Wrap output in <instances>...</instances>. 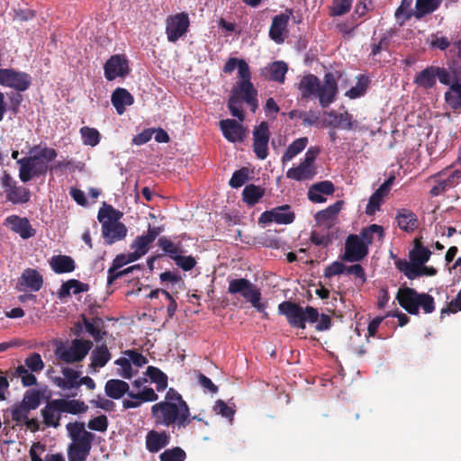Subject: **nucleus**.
Wrapping results in <instances>:
<instances>
[{
  "mask_svg": "<svg viewBox=\"0 0 461 461\" xmlns=\"http://www.w3.org/2000/svg\"><path fill=\"white\" fill-rule=\"evenodd\" d=\"M61 373L64 377H56L54 379V383L58 387L63 390L78 388L80 372L76 371L71 367H63Z\"/></svg>",
  "mask_w": 461,
  "mask_h": 461,
  "instance_id": "nucleus-28",
  "label": "nucleus"
},
{
  "mask_svg": "<svg viewBox=\"0 0 461 461\" xmlns=\"http://www.w3.org/2000/svg\"><path fill=\"white\" fill-rule=\"evenodd\" d=\"M158 245L173 260L174 257L178 256L182 252L180 242L176 244L166 236L158 239Z\"/></svg>",
  "mask_w": 461,
  "mask_h": 461,
  "instance_id": "nucleus-48",
  "label": "nucleus"
},
{
  "mask_svg": "<svg viewBox=\"0 0 461 461\" xmlns=\"http://www.w3.org/2000/svg\"><path fill=\"white\" fill-rule=\"evenodd\" d=\"M108 419L104 414L91 419L87 423V427L89 429L100 432L106 431L108 429Z\"/></svg>",
  "mask_w": 461,
  "mask_h": 461,
  "instance_id": "nucleus-61",
  "label": "nucleus"
},
{
  "mask_svg": "<svg viewBox=\"0 0 461 461\" xmlns=\"http://www.w3.org/2000/svg\"><path fill=\"white\" fill-rule=\"evenodd\" d=\"M127 232V227L122 222L105 221L102 223V236L107 245L122 240L126 237Z\"/></svg>",
  "mask_w": 461,
  "mask_h": 461,
  "instance_id": "nucleus-18",
  "label": "nucleus"
},
{
  "mask_svg": "<svg viewBox=\"0 0 461 461\" xmlns=\"http://www.w3.org/2000/svg\"><path fill=\"white\" fill-rule=\"evenodd\" d=\"M213 409L217 414L229 419L230 421L233 420L235 410L229 406L223 400H217Z\"/></svg>",
  "mask_w": 461,
  "mask_h": 461,
  "instance_id": "nucleus-64",
  "label": "nucleus"
},
{
  "mask_svg": "<svg viewBox=\"0 0 461 461\" xmlns=\"http://www.w3.org/2000/svg\"><path fill=\"white\" fill-rule=\"evenodd\" d=\"M440 0H417L415 17L421 18L427 14H430L438 9Z\"/></svg>",
  "mask_w": 461,
  "mask_h": 461,
  "instance_id": "nucleus-47",
  "label": "nucleus"
},
{
  "mask_svg": "<svg viewBox=\"0 0 461 461\" xmlns=\"http://www.w3.org/2000/svg\"><path fill=\"white\" fill-rule=\"evenodd\" d=\"M308 144L307 137H301L294 140L286 149L282 157V163L285 164L292 160L296 155L302 152Z\"/></svg>",
  "mask_w": 461,
  "mask_h": 461,
  "instance_id": "nucleus-43",
  "label": "nucleus"
},
{
  "mask_svg": "<svg viewBox=\"0 0 461 461\" xmlns=\"http://www.w3.org/2000/svg\"><path fill=\"white\" fill-rule=\"evenodd\" d=\"M420 307L425 313H431L435 311L434 298L426 293L420 294V299L418 300V309Z\"/></svg>",
  "mask_w": 461,
  "mask_h": 461,
  "instance_id": "nucleus-63",
  "label": "nucleus"
},
{
  "mask_svg": "<svg viewBox=\"0 0 461 461\" xmlns=\"http://www.w3.org/2000/svg\"><path fill=\"white\" fill-rule=\"evenodd\" d=\"M287 65L284 61H275L269 66V79L278 83H284L287 72Z\"/></svg>",
  "mask_w": 461,
  "mask_h": 461,
  "instance_id": "nucleus-46",
  "label": "nucleus"
},
{
  "mask_svg": "<svg viewBox=\"0 0 461 461\" xmlns=\"http://www.w3.org/2000/svg\"><path fill=\"white\" fill-rule=\"evenodd\" d=\"M298 88L303 99L318 98L322 108H327L332 104L338 94V83L331 72L324 75L322 83L315 75L308 74L302 77Z\"/></svg>",
  "mask_w": 461,
  "mask_h": 461,
  "instance_id": "nucleus-2",
  "label": "nucleus"
},
{
  "mask_svg": "<svg viewBox=\"0 0 461 461\" xmlns=\"http://www.w3.org/2000/svg\"><path fill=\"white\" fill-rule=\"evenodd\" d=\"M290 15L281 14L274 16L269 29V37L276 43L281 44L285 41V33L289 23Z\"/></svg>",
  "mask_w": 461,
  "mask_h": 461,
  "instance_id": "nucleus-23",
  "label": "nucleus"
},
{
  "mask_svg": "<svg viewBox=\"0 0 461 461\" xmlns=\"http://www.w3.org/2000/svg\"><path fill=\"white\" fill-rule=\"evenodd\" d=\"M431 251L424 247L419 239H415L413 249L409 253L410 260L418 265H424L429 261Z\"/></svg>",
  "mask_w": 461,
  "mask_h": 461,
  "instance_id": "nucleus-37",
  "label": "nucleus"
},
{
  "mask_svg": "<svg viewBox=\"0 0 461 461\" xmlns=\"http://www.w3.org/2000/svg\"><path fill=\"white\" fill-rule=\"evenodd\" d=\"M161 231V227H150L149 225L146 235L138 236L131 245V249H134V251L131 252V260H138L144 256L149 250V246L156 240Z\"/></svg>",
  "mask_w": 461,
  "mask_h": 461,
  "instance_id": "nucleus-14",
  "label": "nucleus"
},
{
  "mask_svg": "<svg viewBox=\"0 0 461 461\" xmlns=\"http://www.w3.org/2000/svg\"><path fill=\"white\" fill-rule=\"evenodd\" d=\"M79 131L85 145L95 147L100 142L101 135L95 128L84 126Z\"/></svg>",
  "mask_w": 461,
  "mask_h": 461,
  "instance_id": "nucleus-50",
  "label": "nucleus"
},
{
  "mask_svg": "<svg viewBox=\"0 0 461 461\" xmlns=\"http://www.w3.org/2000/svg\"><path fill=\"white\" fill-rule=\"evenodd\" d=\"M106 395L112 399H121L124 394L131 393L128 383L120 379H110L104 386Z\"/></svg>",
  "mask_w": 461,
  "mask_h": 461,
  "instance_id": "nucleus-31",
  "label": "nucleus"
},
{
  "mask_svg": "<svg viewBox=\"0 0 461 461\" xmlns=\"http://www.w3.org/2000/svg\"><path fill=\"white\" fill-rule=\"evenodd\" d=\"M461 179V170H454L446 179L438 180L437 184L430 189L432 196H438L446 190L456 186Z\"/></svg>",
  "mask_w": 461,
  "mask_h": 461,
  "instance_id": "nucleus-32",
  "label": "nucleus"
},
{
  "mask_svg": "<svg viewBox=\"0 0 461 461\" xmlns=\"http://www.w3.org/2000/svg\"><path fill=\"white\" fill-rule=\"evenodd\" d=\"M129 61L124 54L111 56L104 65V77L113 81L117 77H125L130 74Z\"/></svg>",
  "mask_w": 461,
  "mask_h": 461,
  "instance_id": "nucleus-11",
  "label": "nucleus"
},
{
  "mask_svg": "<svg viewBox=\"0 0 461 461\" xmlns=\"http://www.w3.org/2000/svg\"><path fill=\"white\" fill-rule=\"evenodd\" d=\"M170 442V436L166 431L149 430L146 435V448L150 453H158Z\"/></svg>",
  "mask_w": 461,
  "mask_h": 461,
  "instance_id": "nucleus-24",
  "label": "nucleus"
},
{
  "mask_svg": "<svg viewBox=\"0 0 461 461\" xmlns=\"http://www.w3.org/2000/svg\"><path fill=\"white\" fill-rule=\"evenodd\" d=\"M57 403V399L50 400L41 411L43 418V423L46 427L58 428L60 425L59 421L62 412L60 411V409L58 408Z\"/></svg>",
  "mask_w": 461,
  "mask_h": 461,
  "instance_id": "nucleus-26",
  "label": "nucleus"
},
{
  "mask_svg": "<svg viewBox=\"0 0 461 461\" xmlns=\"http://www.w3.org/2000/svg\"><path fill=\"white\" fill-rule=\"evenodd\" d=\"M128 396L133 400H140V403L143 402H155L158 399V395L150 387H146L140 393H128Z\"/></svg>",
  "mask_w": 461,
  "mask_h": 461,
  "instance_id": "nucleus-56",
  "label": "nucleus"
},
{
  "mask_svg": "<svg viewBox=\"0 0 461 461\" xmlns=\"http://www.w3.org/2000/svg\"><path fill=\"white\" fill-rule=\"evenodd\" d=\"M111 102L119 115L124 113L126 107L134 103L133 95L125 88L117 87L111 95Z\"/></svg>",
  "mask_w": 461,
  "mask_h": 461,
  "instance_id": "nucleus-25",
  "label": "nucleus"
},
{
  "mask_svg": "<svg viewBox=\"0 0 461 461\" xmlns=\"http://www.w3.org/2000/svg\"><path fill=\"white\" fill-rule=\"evenodd\" d=\"M41 449V452L45 451V446L40 442L33 443L30 449V456L32 461H65L61 454H47L44 460L36 452V449Z\"/></svg>",
  "mask_w": 461,
  "mask_h": 461,
  "instance_id": "nucleus-49",
  "label": "nucleus"
},
{
  "mask_svg": "<svg viewBox=\"0 0 461 461\" xmlns=\"http://www.w3.org/2000/svg\"><path fill=\"white\" fill-rule=\"evenodd\" d=\"M82 321L86 330L96 342L101 341L106 335L107 332L104 330V321L101 317L96 316L92 319H88L85 315H82Z\"/></svg>",
  "mask_w": 461,
  "mask_h": 461,
  "instance_id": "nucleus-29",
  "label": "nucleus"
},
{
  "mask_svg": "<svg viewBox=\"0 0 461 461\" xmlns=\"http://www.w3.org/2000/svg\"><path fill=\"white\" fill-rule=\"evenodd\" d=\"M447 70L452 74V84L461 82V41H455L449 50Z\"/></svg>",
  "mask_w": 461,
  "mask_h": 461,
  "instance_id": "nucleus-21",
  "label": "nucleus"
},
{
  "mask_svg": "<svg viewBox=\"0 0 461 461\" xmlns=\"http://www.w3.org/2000/svg\"><path fill=\"white\" fill-rule=\"evenodd\" d=\"M343 201L339 200L330 205L324 210L318 212L315 215V220L318 224H327L336 218L343 206Z\"/></svg>",
  "mask_w": 461,
  "mask_h": 461,
  "instance_id": "nucleus-38",
  "label": "nucleus"
},
{
  "mask_svg": "<svg viewBox=\"0 0 461 461\" xmlns=\"http://www.w3.org/2000/svg\"><path fill=\"white\" fill-rule=\"evenodd\" d=\"M368 254L367 245L356 234L348 236L345 242V252L341 259L347 262H357Z\"/></svg>",
  "mask_w": 461,
  "mask_h": 461,
  "instance_id": "nucleus-12",
  "label": "nucleus"
},
{
  "mask_svg": "<svg viewBox=\"0 0 461 461\" xmlns=\"http://www.w3.org/2000/svg\"><path fill=\"white\" fill-rule=\"evenodd\" d=\"M19 284L31 291L38 292L43 285V278L36 269L26 268L20 277Z\"/></svg>",
  "mask_w": 461,
  "mask_h": 461,
  "instance_id": "nucleus-30",
  "label": "nucleus"
},
{
  "mask_svg": "<svg viewBox=\"0 0 461 461\" xmlns=\"http://www.w3.org/2000/svg\"><path fill=\"white\" fill-rule=\"evenodd\" d=\"M352 5V0H333L330 14L339 16L348 13Z\"/></svg>",
  "mask_w": 461,
  "mask_h": 461,
  "instance_id": "nucleus-62",
  "label": "nucleus"
},
{
  "mask_svg": "<svg viewBox=\"0 0 461 461\" xmlns=\"http://www.w3.org/2000/svg\"><path fill=\"white\" fill-rule=\"evenodd\" d=\"M357 82L356 86H352L347 91L346 95L350 99H357L363 96L370 84V78L366 75H358L357 77Z\"/></svg>",
  "mask_w": 461,
  "mask_h": 461,
  "instance_id": "nucleus-45",
  "label": "nucleus"
},
{
  "mask_svg": "<svg viewBox=\"0 0 461 461\" xmlns=\"http://www.w3.org/2000/svg\"><path fill=\"white\" fill-rule=\"evenodd\" d=\"M93 347V342L88 339H75L69 347L60 343L54 350L56 358L66 364L81 362Z\"/></svg>",
  "mask_w": 461,
  "mask_h": 461,
  "instance_id": "nucleus-6",
  "label": "nucleus"
},
{
  "mask_svg": "<svg viewBox=\"0 0 461 461\" xmlns=\"http://www.w3.org/2000/svg\"><path fill=\"white\" fill-rule=\"evenodd\" d=\"M264 187L254 184L247 185L242 191V200L249 206H254L265 195Z\"/></svg>",
  "mask_w": 461,
  "mask_h": 461,
  "instance_id": "nucleus-36",
  "label": "nucleus"
},
{
  "mask_svg": "<svg viewBox=\"0 0 461 461\" xmlns=\"http://www.w3.org/2000/svg\"><path fill=\"white\" fill-rule=\"evenodd\" d=\"M384 197V195L375 190L368 200V203L366 207V213L367 215H374L375 212L379 211Z\"/></svg>",
  "mask_w": 461,
  "mask_h": 461,
  "instance_id": "nucleus-59",
  "label": "nucleus"
},
{
  "mask_svg": "<svg viewBox=\"0 0 461 461\" xmlns=\"http://www.w3.org/2000/svg\"><path fill=\"white\" fill-rule=\"evenodd\" d=\"M122 213L115 210L112 205H107L104 208H101L98 212L97 219L98 221L103 223L105 221H119V218L121 217Z\"/></svg>",
  "mask_w": 461,
  "mask_h": 461,
  "instance_id": "nucleus-57",
  "label": "nucleus"
},
{
  "mask_svg": "<svg viewBox=\"0 0 461 461\" xmlns=\"http://www.w3.org/2000/svg\"><path fill=\"white\" fill-rule=\"evenodd\" d=\"M111 359V354L105 344L97 346L91 354V366L93 368H101L104 366Z\"/></svg>",
  "mask_w": 461,
  "mask_h": 461,
  "instance_id": "nucleus-40",
  "label": "nucleus"
},
{
  "mask_svg": "<svg viewBox=\"0 0 461 461\" xmlns=\"http://www.w3.org/2000/svg\"><path fill=\"white\" fill-rule=\"evenodd\" d=\"M186 454L179 447H175L165 450L159 455L160 461H185Z\"/></svg>",
  "mask_w": 461,
  "mask_h": 461,
  "instance_id": "nucleus-54",
  "label": "nucleus"
},
{
  "mask_svg": "<svg viewBox=\"0 0 461 461\" xmlns=\"http://www.w3.org/2000/svg\"><path fill=\"white\" fill-rule=\"evenodd\" d=\"M240 99L250 106L252 112L258 108V91L251 81H240L237 86L233 87L228 100V109L231 115L243 122L245 113L240 106Z\"/></svg>",
  "mask_w": 461,
  "mask_h": 461,
  "instance_id": "nucleus-4",
  "label": "nucleus"
},
{
  "mask_svg": "<svg viewBox=\"0 0 461 461\" xmlns=\"http://www.w3.org/2000/svg\"><path fill=\"white\" fill-rule=\"evenodd\" d=\"M396 299L408 313L412 315L419 314L418 300L420 299V294L415 289L411 287L399 288Z\"/></svg>",
  "mask_w": 461,
  "mask_h": 461,
  "instance_id": "nucleus-19",
  "label": "nucleus"
},
{
  "mask_svg": "<svg viewBox=\"0 0 461 461\" xmlns=\"http://www.w3.org/2000/svg\"><path fill=\"white\" fill-rule=\"evenodd\" d=\"M249 178V170L248 167H241L236 170L229 182L232 188H239L242 186Z\"/></svg>",
  "mask_w": 461,
  "mask_h": 461,
  "instance_id": "nucleus-55",
  "label": "nucleus"
},
{
  "mask_svg": "<svg viewBox=\"0 0 461 461\" xmlns=\"http://www.w3.org/2000/svg\"><path fill=\"white\" fill-rule=\"evenodd\" d=\"M57 406L61 412L79 414L85 413L88 410V406L79 400L57 399Z\"/></svg>",
  "mask_w": 461,
  "mask_h": 461,
  "instance_id": "nucleus-35",
  "label": "nucleus"
},
{
  "mask_svg": "<svg viewBox=\"0 0 461 461\" xmlns=\"http://www.w3.org/2000/svg\"><path fill=\"white\" fill-rule=\"evenodd\" d=\"M445 102L454 111L461 109V82L451 84L444 95Z\"/></svg>",
  "mask_w": 461,
  "mask_h": 461,
  "instance_id": "nucleus-39",
  "label": "nucleus"
},
{
  "mask_svg": "<svg viewBox=\"0 0 461 461\" xmlns=\"http://www.w3.org/2000/svg\"><path fill=\"white\" fill-rule=\"evenodd\" d=\"M414 83L425 89L432 88L436 85L435 67L430 66L420 71L415 77Z\"/></svg>",
  "mask_w": 461,
  "mask_h": 461,
  "instance_id": "nucleus-42",
  "label": "nucleus"
},
{
  "mask_svg": "<svg viewBox=\"0 0 461 461\" xmlns=\"http://www.w3.org/2000/svg\"><path fill=\"white\" fill-rule=\"evenodd\" d=\"M377 234L379 240L384 235V229L381 225L371 224L370 226L362 229L360 235L361 240L366 244H371L374 240V235Z\"/></svg>",
  "mask_w": 461,
  "mask_h": 461,
  "instance_id": "nucleus-52",
  "label": "nucleus"
},
{
  "mask_svg": "<svg viewBox=\"0 0 461 461\" xmlns=\"http://www.w3.org/2000/svg\"><path fill=\"white\" fill-rule=\"evenodd\" d=\"M278 313L285 315L287 322L294 328H300L304 330L306 322L315 323L316 330L319 331L326 330L330 327L331 320L327 314L319 315L316 308L312 306L302 307L300 304L291 302L284 301L278 304Z\"/></svg>",
  "mask_w": 461,
  "mask_h": 461,
  "instance_id": "nucleus-1",
  "label": "nucleus"
},
{
  "mask_svg": "<svg viewBox=\"0 0 461 461\" xmlns=\"http://www.w3.org/2000/svg\"><path fill=\"white\" fill-rule=\"evenodd\" d=\"M335 186L331 181L324 180L312 185L308 190V199L315 203L326 202L324 195H332Z\"/></svg>",
  "mask_w": 461,
  "mask_h": 461,
  "instance_id": "nucleus-22",
  "label": "nucleus"
},
{
  "mask_svg": "<svg viewBox=\"0 0 461 461\" xmlns=\"http://www.w3.org/2000/svg\"><path fill=\"white\" fill-rule=\"evenodd\" d=\"M295 215L288 204L277 206L272 210L264 212L259 219V223L276 222L278 224H290L294 221Z\"/></svg>",
  "mask_w": 461,
  "mask_h": 461,
  "instance_id": "nucleus-15",
  "label": "nucleus"
},
{
  "mask_svg": "<svg viewBox=\"0 0 461 461\" xmlns=\"http://www.w3.org/2000/svg\"><path fill=\"white\" fill-rule=\"evenodd\" d=\"M0 184L6 201L12 204H25L31 201V190L19 185L7 170L3 172Z\"/></svg>",
  "mask_w": 461,
  "mask_h": 461,
  "instance_id": "nucleus-7",
  "label": "nucleus"
},
{
  "mask_svg": "<svg viewBox=\"0 0 461 461\" xmlns=\"http://www.w3.org/2000/svg\"><path fill=\"white\" fill-rule=\"evenodd\" d=\"M146 375L152 383L156 384L158 392H162L167 387V376L159 368L149 366L147 368Z\"/></svg>",
  "mask_w": 461,
  "mask_h": 461,
  "instance_id": "nucleus-44",
  "label": "nucleus"
},
{
  "mask_svg": "<svg viewBox=\"0 0 461 461\" xmlns=\"http://www.w3.org/2000/svg\"><path fill=\"white\" fill-rule=\"evenodd\" d=\"M12 420L15 422L16 426H22L29 418L30 410L25 408L20 402L15 403L9 409Z\"/></svg>",
  "mask_w": 461,
  "mask_h": 461,
  "instance_id": "nucleus-51",
  "label": "nucleus"
},
{
  "mask_svg": "<svg viewBox=\"0 0 461 461\" xmlns=\"http://www.w3.org/2000/svg\"><path fill=\"white\" fill-rule=\"evenodd\" d=\"M190 26L189 16L182 12L169 15L166 20V34L169 42H176L182 38Z\"/></svg>",
  "mask_w": 461,
  "mask_h": 461,
  "instance_id": "nucleus-10",
  "label": "nucleus"
},
{
  "mask_svg": "<svg viewBox=\"0 0 461 461\" xmlns=\"http://www.w3.org/2000/svg\"><path fill=\"white\" fill-rule=\"evenodd\" d=\"M28 410H36L41 404V393L38 390L27 391L20 402Z\"/></svg>",
  "mask_w": 461,
  "mask_h": 461,
  "instance_id": "nucleus-53",
  "label": "nucleus"
},
{
  "mask_svg": "<svg viewBox=\"0 0 461 461\" xmlns=\"http://www.w3.org/2000/svg\"><path fill=\"white\" fill-rule=\"evenodd\" d=\"M396 268L404 274V276L410 279L413 280L419 276H421L420 272V265H418L415 262L407 261L405 259H399L395 262Z\"/></svg>",
  "mask_w": 461,
  "mask_h": 461,
  "instance_id": "nucleus-41",
  "label": "nucleus"
},
{
  "mask_svg": "<svg viewBox=\"0 0 461 461\" xmlns=\"http://www.w3.org/2000/svg\"><path fill=\"white\" fill-rule=\"evenodd\" d=\"M151 417L157 427L183 429L192 422V415L187 403L157 402L151 406Z\"/></svg>",
  "mask_w": 461,
  "mask_h": 461,
  "instance_id": "nucleus-3",
  "label": "nucleus"
},
{
  "mask_svg": "<svg viewBox=\"0 0 461 461\" xmlns=\"http://www.w3.org/2000/svg\"><path fill=\"white\" fill-rule=\"evenodd\" d=\"M66 428L72 441H74V439L77 440L78 438H81L85 433H90L86 430L85 423L83 422H69L67 424Z\"/></svg>",
  "mask_w": 461,
  "mask_h": 461,
  "instance_id": "nucleus-58",
  "label": "nucleus"
},
{
  "mask_svg": "<svg viewBox=\"0 0 461 461\" xmlns=\"http://www.w3.org/2000/svg\"><path fill=\"white\" fill-rule=\"evenodd\" d=\"M228 293L230 294H240L247 302L258 312L264 313L265 318H268L266 312L267 304L261 302L260 289L246 278L232 279L229 282Z\"/></svg>",
  "mask_w": 461,
  "mask_h": 461,
  "instance_id": "nucleus-5",
  "label": "nucleus"
},
{
  "mask_svg": "<svg viewBox=\"0 0 461 461\" xmlns=\"http://www.w3.org/2000/svg\"><path fill=\"white\" fill-rule=\"evenodd\" d=\"M428 42L431 49H438L440 50H446L450 47V41L447 37L439 36V32L432 33L428 39Z\"/></svg>",
  "mask_w": 461,
  "mask_h": 461,
  "instance_id": "nucleus-60",
  "label": "nucleus"
},
{
  "mask_svg": "<svg viewBox=\"0 0 461 461\" xmlns=\"http://www.w3.org/2000/svg\"><path fill=\"white\" fill-rule=\"evenodd\" d=\"M31 84L32 77L29 74L14 68H0V86L13 88L17 92H24Z\"/></svg>",
  "mask_w": 461,
  "mask_h": 461,
  "instance_id": "nucleus-9",
  "label": "nucleus"
},
{
  "mask_svg": "<svg viewBox=\"0 0 461 461\" xmlns=\"http://www.w3.org/2000/svg\"><path fill=\"white\" fill-rule=\"evenodd\" d=\"M57 156L58 153L55 149L44 147L41 149L39 154L24 157L21 158V162H25L35 177H39L44 176L50 170L48 163L55 159Z\"/></svg>",
  "mask_w": 461,
  "mask_h": 461,
  "instance_id": "nucleus-8",
  "label": "nucleus"
},
{
  "mask_svg": "<svg viewBox=\"0 0 461 461\" xmlns=\"http://www.w3.org/2000/svg\"><path fill=\"white\" fill-rule=\"evenodd\" d=\"M220 129L224 138L230 142H242L246 137V130L233 119L221 120L219 122Z\"/></svg>",
  "mask_w": 461,
  "mask_h": 461,
  "instance_id": "nucleus-20",
  "label": "nucleus"
},
{
  "mask_svg": "<svg viewBox=\"0 0 461 461\" xmlns=\"http://www.w3.org/2000/svg\"><path fill=\"white\" fill-rule=\"evenodd\" d=\"M269 129L266 122H262L253 131V150L259 159H265L268 155Z\"/></svg>",
  "mask_w": 461,
  "mask_h": 461,
  "instance_id": "nucleus-16",
  "label": "nucleus"
},
{
  "mask_svg": "<svg viewBox=\"0 0 461 461\" xmlns=\"http://www.w3.org/2000/svg\"><path fill=\"white\" fill-rule=\"evenodd\" d=\"M50 265L56 274L70 273L76 267L74 259L66 255L53 256L50 258Z\"/></svg>",
  "mask_w": 461,
  "mask_h": 461,
  "instance_id": "nucleus-33",
  "label": "nucleus"
},
{
  "mask_svg": "<svg viewBox=\"0 0 461 461\" xmlns=\"http://www.w3.org/2000/svg\"><path fill=\"white\" fill-rule=\"evenodd\" d=\"M4 225L9 227L14 233L19 234L23 240L30 239L36 233V230L26 217H20L16 214L6 217Z\"/></svg>",
  "mask_w": 461,
  "mask_h": 461,
  "instance_id": "nucleus-17",
  "label": "nucleus"
},
{
  "mask_svg": "<svg viewBox=\"0 0 461 461\" xmlns=\"http://www.w3.org/2000/svg\"><path fill=\"white\" fill-rule=\"evenodd\" d=\"M395 220L398 227L405 232H412L419 223L417 215L406 208L397 210Z\"/></svg>",
  "mask_w": 461,
  "mask_h": 461,
  "instance_id": "nucleus-27",
  "label": "nucleus"
},
{
  "mask_svg": "<svg viewBox=\"0 0 461 461\" xmlns=\"http://www.w3.org/2000/svg\"><path fill=\"white\" fill-rule=\"evenodd\" d=\"M316 171L314 167H310L301 162L296 167H291L286 172V177L296 181L312 179Z\"/></svg>",
  "mask_w": 461,
  "mask_h": 461,
  "instance_id": "nucleus-34",
  "label": "nucleus"
},
{
  "mask_svg": "<svg viewBox=\"0 0 461 461\" xmlns=\"http://www.w3.org/2000/svg\"><path fill=\"white\" fill-rule=\"evenodd\" d=\"M95 434L85 433L81 438L74 439L68 447V461H86L92 448Z\"/></svg>",
  "mask_w": 461,
  "mask_h": 461,
  "instance_id": "nucleus-13",
  "label": "nucleus"
}]
</instances>
